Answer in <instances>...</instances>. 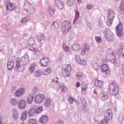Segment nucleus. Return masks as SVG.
Segmentation results:
<instances>
[{"mask_svg": "<svg viewBox=\"0 0 124 124\" xmlns=\"http://www.w3.org/2000/svg\"><path fill=\"white\" fill-rule=\"evenodd\" d=\"M17 107L20 110H24L25 109L27 108V102H26V100L24 99L19 100L17 104Z\"/></svg>", "mask_w": 124, "mask_h": 124, "instance_id": "11", "label": "nucleus"}, {"mask_svg": "<svg viewBox=\"0 0 124 124\" xmlns=\"http://www.w3.org/2000/svg\"><path fill=\"white\" fill-rule=\"evenodd\" d=\"M56 5L59 10H62L63 8V3L61 0H55Z\"/></svg>", "mask_w": 124, "mask_h": 124, "instance_id": "18", "label": "nucleus"}, {"mask_svg": "<svg viewBox=\"0 0 124 124\" xmlns=\"http://www.w3.org/2000/svg\"><path fill=\"white\" fill-rule=\"evenodd\" d=\"M62 31L63 34H67L71 29L70 22L67 21H64L61 24Z\"/></svg>", "mask_w": 124, "mask_h": 124, "instance_id": "1", "label": "nucleus"}, {"mask_svg": "<svg viewBox=\"0 0 124 124\" xmlns=\"http://www.w3.org/2000/svg\"><path fill=\"white\" fill-rule=\"evenodd\" d=\"M94 85L97 88L99 89H102L103 88V82L98 79L95 80Z\"/></svg>", "mask_w": 124, "mask_h": 124, "instance_id": "19", "label": "nucleus"}, {"mask_svg": "<svg viewBox=\"0 0 124 124\" xmlns=\"http://www.w3.org/2000/svg\"><path fill=\"white\" fill-rule=\"evenodd\" d=\"M120 9H121V11L124 12V0H122L121 3L120 5Z\"/></svg>", "mask_w": 124, "mask_h": 124, "instance_id": "47", "label": "nucleus"}, {"mask_svg": "<svg viewBox=\"0 0 124 124\" xmlns=\"http://www.w3.org/2000/svg\"><path fill=\"white\" fill-rule=\"evenodd\" d=\"M92 67L95 70H99V66L98 65V64H97V63L93 62L92 63Z\"/></svg>", "mask_w": 124, "mask_h": 124, "instance_id": "38", "label": "nucleus"}, {"mask_svg": "<svg viewBox=\"0 0 124 124\" xmlns=\"http://www.w3.org/2000/svg\"><path fill=\"white\" fill-rule=\"evenodd\" d=\"M80 85L81 84H80V82H77V84H76L77 88H79V87H80Z\"/></svg>", "mask_w": 124, "mask_h": 124, "instance_id": "59", "label": "nucleus"}, {"mask_svg": "<svg viewBox=\"0 0 124 124\" xmlns=\"http://www.w3.org/2000/svg\"><path fill=\"white\" fill-rule=\"evenodd\" d=\"M28 124H37V120L36 119H30L28 121Z\"/></svg>", "mask_w": 124, "mask_h": 124, "instance_id": "44", "label": "nucleus"}, {"mask_svg": "<svg viewBox=\"0 0 124 124\" xmlns=\"http://www.w3.org/2000/svg\"><path fill=\"white\" fill-rule=\"evenodd\" d=\"M76 17L75 18V19L74 20V24H75V23H77V21L79 19V18L80 17V13L78 11H76L75 13Z\"/></svg>", "mask_w": 124, "mask_h": 124, "instance_id": "34", "label": "nucleus"}, {"mask_svg": "<svg viewBox=\"0 0 124 124\" xmlns=\"http://www.w3.org/2000/svg\"><path fill=\"white\" fill-rule=\"evenodd\" d=\"M48 13L50 15H54L55 14V10L53 6H49L48 10Z\"/></svg>", "mask_w": 124, "mask_h": 124, "instance_id": "42", "label": "nucleus"}, {"mask_svg": "<svg viewBox=\"0 0 124 124\" xmlns=\"http://www.w3.org/2000/svg\"><path fill=\"white\" fill-rule=\"evenodd\" d=\"M19 116H20V114L19 113V111L17 109H15L13 110V117L15 120H17V119L19 118Z\"/></svg>", "mask_w": 124, "mask_h": 124, "instance_id": "24", "label": "nucleus"}, {"mask_svg": "<svg viewBox=\"0 0 124 124\" xmlns=\"http://www.w3.org/2000/svg\"><path fill=\"white\" fill-rule=\"evenodd\" d=\"M101 69L102 72H104L107 75H108L110 74V70H109V67L108 65L103 63L101 66Z\"/></svg>", "mask_w": 124, "mask_h": 124, "instance_id": "14", "label": "nucleus"}, {"mask_svg": "<svg viewBox=\"0 0 124 124\" xmlns=\"http://www.w3.org/2000/svg\"><path fill=\"white\" fill-rule=\"evenodd\" d=\"M52 29H53V30H54L55 31L59 29V24H58V22H54L53 23L52 26Z\"/></svg>", "mask_w": 124, "mask_h": 124, "instance_id": "43", "label": "nucleus"}, {"mask_svg": "<svg viewBox=\"0 0 124 124\" xmlns=\"http://www.w3.org/2000/svg\"><path fill=\"white\" fill-rule=\"evenodd\" d=\"M36 66V65L35 64V63H32L30 65L29 67V71L30 73H33V72H34Z\"/></svg>", "mask_w": 124, "mask_h": 124, "instance_id": "30", "label": "nucleus"}, {"mask_svg": "<svg viewBox=\"0 0 124 124\" xmlns=\"http://www.w3.org/2000/svg\"><path fill=\"white\" fill-rule=\"evenodd\" d=\"M68 101L70 104H72L73 103V102L75 101V102L78 105H79L80 104V102L79 101H77V100H75L74 98L71 97H69L68 99Z\"/></svg>", "mask_w": 124, "mask_h": 124, "instance_id": "32", "label": "nucleus"}, {"mask_svg": "<svg viewBox=\"0 0 124 124\" xmlns=\"http://www.w3.org/2000/svg\"><path fill=\"white\" fill-rule=\"evenodd\" d=\"M87 7L88 9L90 10L93 8V6L92 5H87Z\"/></svg>", "mask_w": 124, "mask_h": 124, "instance_id": "58", "label": "nucleus"}, {"mask_svg": "<svg viewBox=\"0 0 124 124\" xmlns=\"http://www.w3.org/2000/svg\"><path fill=\"white\" fill-rule=\"evenodd\" d=\"M63 49L65 52H69L70 51V48L69 47L66 46L65 44H63L62 45Z\"/></svg>", "mask_w": 124, "mask_h": 124, "instance_id": "45", "label": "nucleus"}, {"mask_svg": "<svg viewBox=\"0 0 124 124\" xmlns=\"http://www.w3.org/2000/svg\"><path fill=\"white\" fill-rule=\"evenodd\" d=\"M18 103L19 102L16 98H12L10 100V104L12 106H17Z\"/></svg>", "mask_w": 124, "mask_h": 124, "instance_id": "23", "label": "nucleus"}, {"mask_svg": "<svg viewBox=\"0 0 124 124\" xmlns=\"http://www.w3.org/2000/svg\"><path fill=\"white\" fill-rule=\"evenodd\" d=\"M34 75L35 77H39V76H41V75H42V71L38 70L35 71L34 73Z\"/></svg>", "mask_w": 124, "mask_h": 124, "instance_id": "41", "label": "nucleus"}, {"mask_svg": "<svg viewBox=\"0 0 124 124\" xmlns=\"http://www.w3.org/2000/svg\"><path fill=\"white\" fill-rule=\"evenodd\" d=\"M25 89L20 88L16 91L15 95L16 97H20L25 93Z\"/></svg>", "mask_w": 124, "mask_h": 124, "instance_id": "17", "label": "nucleus"}, {"mask_svg": "<svg viewBox=\"0 0 124 124\" xmlns=\"http://www.w3.org/2000/svg\"><path fill=\"white\" fill-rule=\"evenodd\" d=\"M122 124H124V117L122 120Z\"/></svg>", "mask_w": 124, "mask_h": 124, "instance_id": "64", "label": "nucleus"}, {"mask_svg": "<svg viewBox=\"0 0 124 124\" xmlns=\"http://www.w3.org/2000/svg\"><path fill=\"white\" fill-rule=\"evenodd\" d=\"M31 20V17L29 15H27L25 17H23L22 18L21 20V23H26V22H28Z\"/></svg>", "mask_w": 124, "mask_h": 124, "instance_id": "39", "label": "nucleus"}, {"mask_svg": "<svg viewBox=\"0 0 124 124\" xmlns=\"http://www.w3.org/2000/svg\"><path fill=\"white\" fill-rule=\"evenodd\" d=\"M109 92L112 95H116L119 93V87L116 83H110L109 86Z\"/></svg>", "mask_w": 124, "mask_h": 124, "instance_id": "3", "label": "nucleus"}, {"mask_svg": "<svg viewBox=\"0 0 124 124\" xmlns=\"http://www.w3.org/2000/svg\"><path fill=\"white\" fill-rule=\"evenodd\" d=\"M114 18H115V12L112 9H109L108 11L107 26L108 27L111 26Z\"/></svg>", "mask_w": 124, "mask_h": 124, "instance_id": "2", "label": "nucleus"}, {"mask_svg": "<svg viewBox=\"0 0 124 124\" xmlns=\"http://www.w3.org/2000/svg\"><path fill=\"white\" fill-rule=\"evenodd\" d=\"M95 40L98 42V43H100L102 41L101 38L98 36L95 37Z\"/></svg>", "mask_w": 124, "mask_h": 124, "instance_id": "50", "label": "nucleus"}, {"mask_svg": "<svg viewBox=\"0 0 124 124\" xmlns=\"http://www.w3.org/2000/svg\"><path fill=\"white\" fill-rule=\"evenodd\" d=\"M52 71V69H51V68L47 67L46 69H45V70H43V74L44 75H49L50 73H51Z\"/></svg>", "mask_w": 124, "mask_h": 124, "instance_id": "29", "label": "nucleus"}, {"mask_svg": "<svg viewBox=\"0 0 124 124\" xmlns=\"http://www.w3.org/2000/svg\"><path fill=\"white\" fill-rule=\"evenodd\" d=\"M24 8L26 11H27L28 14L32 15L35 12L34 8L31 5V4L29 2H26L24 5Z\"/></svg>", "mask_w": 124, "mask_h": 124, "instance_id": "5", "label": "nucleus"}, {"mask_svg": "<svg viewBox=\"0 0 124 124\" xmlns=\"http://www.w3.org/2000/svg\"><path fill=\"white\" fill-rule=\"evenodd\" d=\"M109 97V95L107 92H105L102 93L101 98L102 100H107Z\"/></svg>", "mask_w": 124, "mask_h": 124, "instance_id": "25", "label": "nucleus"}, {"mask_svg": "<svg viewBox=\"0 0 124 124\" xmlns=\"http://www.w3.org/2000/svg\"><path fill=\"white\" fill-rule=\"evenodd\" d=\"M108 52H109L110 54H111V55H112V56H114L115 55V52L113 51V50H112L111 49H108L107 50Z\"/></svg>", "mask_w": 124, "mask_h": 124, "instance_id": "53", "label": "nucleus"}, {"mask_svg": "<svg viewBox=\"0 0 124 124\" xmlns=\"http://www.w3.org/2000/svg\"><path fill=\"white\" fill-rule=\"evenodd\" d=\"M104 117L105 120L110 121L113 119V110L111 109H108L105 112Z\"/></svg>", "mask_w": 124, "mask_h": 124, "instance_id": "9", "label": "nucleus"}, {"mask_svg": "<svg viewBox=\"0 0 124 124\" xmlns=\"http://www.w3.org/2000/svg\"><path fill=\"white\" fill-rule=\"evenodd\" d=\"M27 113L28 111L27 110H25L22 113L20 119L22 122H25V120H27Z\"/></svg>", "mask_w": 124, "mask_h": 124, "instance_id": "28", "label": "nucleus"}, {"mask_svg": "<svg viewBox=\"0 0 124 124\" xmlns=\"http://www.w3.org/2000/svg\"><path fill=\"white\" fill-rule=\"evenodd\" d=\"M6 8L9 11H12V10H15L16 13H20V8L16 6V4L12 3L10 2L6 3Z\"/></svg>", "mask_w": 124, "mask_h": 124, "instance_id": "4", "label": "nucleus"}, {"mask_svg": "<svg viewBox=\"0 0 124 124\" xmlns=\"http://www.w3.org/2000/svg\"><path fill=\"white\" fill-rule=\"evenodd\" d=\"M49 121V117L46 115H43L39 119V123L41 124H46L48 123Z\"/></svg>", "mask_w": 124, "mask_h": 124, "instance_id": "16", "label": "nucleus"}, {"mask_svg": "<svg viewBox=\"0 0 124 124\" xmlns=\"http://www.w3.org/2000/svg\"><path fill=\"white\" fill-rule=\"evenodd\" d=\"M72 48L74 51H79L82 49V46L78 44H74L72 46Z\"/></svg>", "mask_w": 124, "mask_h": 124, "instance_id": "27", "label": "nucleus"}, {"mask_svg": "<svg viewBox=\"0 0 124 124\" xmlns=\"http://www.w3.org/2000/svg\"><path fill=\"white\" fill-rule=\"evenodd\" d=\"M2 121H3V118L1 116H0V124H3V123H2Z\"/></svg>", "mask_w": 124, "mask_h": 124, "instance_id": "57", "label": "nucleus"}, {"mask_svg": "<svg viewBox=\"0 0 124 124\" xmlns=\"http://www.w3.org/2000/svg\"><path fill=\"white\" fill-rule=\"evenodd\" d=\"M23 62L21 58H17L16 61L15 69L16 71L20 72L23 71V68L22 67V63Z\"/></svg>", "mask_w": 124, "mask_h": 124, "instance_id": "6", "label": "nucleus"}, {"mask_svg": "<svg viewBox=\"0 0 124 124\" xmlns=\"http://www.w3.org/2000/svg\"><path fill=\"white\" fill-rule=\"evenodd\" d=\"M71 68L70 65H65L62 69V75L64 76H69V73L71 71Z\"/></svg>", "mask_w": 124, "mask_h": 124, "instance_id": "7", "label": "nucleus"}, {"mask_svg": "<svg viewBox=\"0 0 124 124\" xmlns=\"http://www.w3.org/2000/svg\"><path fill=\"white\" fill-rule=\"evenodd\" d=\"M82 0H77L78 3H79V4H80V3H81V1Z\"/></svg>", "mask_w": 124, "mask_h": 124, "instance_id": "63", "label": "nucleus"}, {"mask_svg": "<svg viewBox=\"0 0 124 124\" xmlns=\"http://www.w3.org/2000/svg\"><path fill=\"white\" fill-rule=\"evenodd\" d=\"M52 81L54 84H57L59 82V78H56V79H53Z\"/></svg>", "mask_w": 124, "mask_h": 124, "instance_id": "54", "label": "nucleus"}, {"mask_svg": "<svg viewBox=\"0 0 124 124\" xmlns=\"http://www.w3.org/2000/svg\"><path fill=\"white\" fill-rule=\"evenodd\" d=\"M60 89H61L62 92H65L66 91V87L65 85H62L60 86Z\"/></svg>", "mask_w": 124, "mask_h": 124, "instance_id": "49", "label": "nucleus"}, {"mask_svg": "<svg viewBox=\"0 0 124 124\" xmlns=\"http://www.w3.org/2000/svg\"><path fill=\"white\" fill-rule=\"evenodd\" d=\"M35 44V39L33 37H30L28 40L27 46H33Z\"/></svg>", "mask_w": 124, "mask_h": 124, "instance_id": "20", "label": "nucleus"}, {"mask_svg": "<svg viewBox=\"0 0 124 124\" xmlns=\"http://www.w3.org/2000/svg\"><path fill=\"white\" fill-rule=\"evenodd\" d=\"M37 40L39 42H41L43 40H45V35L43 34H40L37 36Z\"/></svg>", "mask_w": 124, "mask_h": 124, "instance_id": "37", "label": "nucleus"}, {"mask_svg": "<svg viewBox=\"0 0 124 124\" xmlns=\"http://www.w3.org/2000/svg\"><path fill=\"white\" fill-rule=\"evenodd\" d=\"M52 103V100L50 98H47L44 101V105L45 107L46 108H48V107H50L51 106V104Z\"/></svg>", "mask_w": 124, "mask_h": 124, "instance_id": "22", "label": "nucleus"}, {"mask_svg": "<svg viewBox=\"0 0 124 124\" xmlns=\"http://www.w3.org/2000/svg\"><path fill=\"white\" fill-rule=\"evenodd\" d=\"M105 36L106 39L108 41H113L114 39V35L110 31H105Z\"/></svg>", "mask_w": 124, "mask_h": 124, "instance_id": "15", "label": "nucleus"}, {"mask_svg": "<svg viewBox=\"0 0 124 124\" xmlns=\"http://www.w3.org/2000/svg\"><path fill=\"white\" fill-rule=\"evenodd\" d=\"M83 73L78 72L77 74V77L78 80H81V79H83Z\"/></svg>", "mask_w": 124, "mask_h": 124, "instance_id": "46", "label": "nucleus"}, {"mask_svg": "<svg viewBox=\"0 0 124 124\" xmlns=\"http://www.w3.org/2000/svg\"><path fill=\"white\" fill-rule=\"evenodd\" d=\"M123 25L121 23L118 25L116 27V34L118 36H122L124 34V32L123 31Z\"/></svg>", "mask_w": 124, "mask_h": 124, "instance_id": "10", "label": "nucleus"}, {"mask_svg": "<svg viewBox=\"0 0 124 124\" xmlns=\"http://www.w3.org/2000/svg\"><path fill=\"white\" fill-rule=\"evenodd\" d=\"M103 62H107L108 61L106 59H103L102 60Z\"/></svg>", "mask_w": 124, "mask_h": 124, "instance_id": "62", "label": "nucleus"}, {"mask_svg": "<svg viewBox=\"0 0 124 124\" xmlns=\"http://www.w3.org/2000/svg\"><path fill=\"white\" fill-rule=\"evenodd\" d=\"M38 88L37 87H33L32 89V92L34 93H36L38 92Z\"/></svg>", "mask_w": 124, "mask_h": 124, "instance_id": "51", "label": "nucleus"}, {"mask_svg": "<svg viewBox=\"0 0 124 124\" xmlns=\"http://www.w3.org/2000/svg\"><path fill=\"white\" fill-rule=\"evenodd\" d=\"M28 49L30 51H31L32 52H34L35 50V48H34L33 47H32L31 46Z\"/></svg>", "mask_w": 124, "mask_h": 124, "instance_id": "55", "label": "nucleus"}, {"mask_svg": "<svg viewBox=\"0 0 124 124\" xmlns=\"http://www.w3.org/2000/svg\"><path fill=\"white\" fill-rule=\"evenodd\" d=\"M80 86H81V90L83 92H85V91H86L87 89H88V84H87L86 82L84 81L81 83V84Z\"/></svg>", "mask_w": 124, "mask_h": 124, "instance_id": "36", "label": "nucleus"}, {"mask_svg": "<svg viewBox=\"0 0 124 124\" xmlns=\"http://www.w3.org/2000/svg\"><path fill=\"white\" fill-rule=\"evenodd\" d=\"M87 24H88V26L89 27V28H91V26H92V24H91V23H89V22H87Z\"/></svg>", "mask_w": 124, "mask_h": 124, "instance_id": "61", "label": "nucleus"}, {"mask_svg": "<svg viewBox=\"0 0 124 124\" xmlns=\"http://www.w3.org/2000/svg\"><path fill=\"white\" fill-rule=\"evenodd\" d=\"M89 51V46L87 45H84V48L81 51V55L84 56V55H86V52H88Z\"/></svg>", "mask_w": 124, "mask_h": 124, "instance_id": "35", "label": "nucleus"}, {"mask_svg": "<svg viewBox=\"0 0 124 124\" xmlns=\"http://www.w3.org/2000/svg\"><path fill=\"white\" fill-rule=\"evenodd\" d=\"M56 124H63V121L62 120H59L57 121Z\"/></svg>", "mask_w": 124, "mask_h": 124, "instance_id": "56", "label": "nucleus"}, {"mask_svg": "<svg viewBox=\"0 0 124 124\" xmlns=\"http://www.w3.org/2000/svg\"><path fill=\"white\" fill-rule=\"evenodd\" d=\"M75 59L76 61L77 62L78 64H81V65H86V64H87V61H86V59H81V58H80V56L78 55H75Z\"/></svg>", "mask_w": 124, "mask_h": 124, "instance_id": "12", "label": "nucleus"}, {"mask_svg": "<svg viewBox=\"0 0 124 124\" xmlns=\"http://www.w3.org/2000/svg\"><path fill=\"white\" fill-rule=\"evenodd\" d=\"M111 62H112V63H115V62H116V60L113 59L111 60Z\"/></svg>", "mask_w": 124, "mask_h": 124, "instance_id": "60", "label": "nucleus"}, {"mask_svg": "<svg viewBox=\"0 0 124 124\" xmlns=\"http://www.w3.org/2000/svg\"><path fill=\"white\" fill-rule=\"evenodd\" d=\"M50 62V58L45 57L42 59L40 61V64L41 66H47Z\"/></svg>", "mask_w": 124, "mask_h": 124, "instance_id": "13", "label": "nucleus"}, {"mask_svg": "<svg viewBox=\"0 0 124 124\" xmlns=\"http://www.w3.org/2000/svg\"><path fill=\"white\" fill-rule=\"evenodd\" d=\"M43 111V108L42 107H38L35 110V114H40Z\"/></svg>", "mask_w": 124, "mask_h": 124, "instance_id": "40", "label": "nucleus"}, {"mask_svg": "<svg viewBox=\"0 0 124 124\" xmlns=\"http://www.w3.org/2000/svg\"><path fill=\"white\" fill-rule=\"evenodd\" d=\"M21 61L23 62L28 63V62H29L30 61V57H29V55H28V54H25L24 56L22 58Z\"/></svg>", "mask_w": 124, "mask_h": 124, "instance_id": "26", "label": "nucleus"}, {"mask_svg": "<svg viewBox=\"0 0 124 124\" xmlns=\"http://www.w3.org/2000/svg\"><path fill=\"white\" fill-rule=\"evenodd\" d=\"M33 101V96L31 94H30L27 98V103L28 104H31Z\"/></svg>", "mask_w": 124, "mask_h": 124, "instance_id": "33", "label": "nucleus"}, {"mask_svg": "<svg viewBox=\"0 0 124 124\" xmlns=\"http://www.w3.org/2000/svg\"><path fill=\"white\" fill-rule=\"evenodd\" d=\"M45 99L44 94H38L35 96L34 98L35 103H42Z\"/></svg>", "mask_w": 124, "mask_h": 124, "instance_id": "8", "label": "nucleus"}, {"mask_svg": "<svg viewBox=\"0 0 124 124\" xmlns=\"http://www.w3.org/2000/svg\"><path fill=\"white\" fill-rule=\"evenodd\" d=\"M74 3V0H67V4L69 6H72Z\"/></svg>", "mask_w": 124, "mask_h": 124, "instance_id": "48", "label": "nucleus"}, {"mask_svg": "<svg viewBox=\"0 0 124 124\" xmlns=\"http://www.w3.org/2000/svg\"><path fill=\"white\" fill-rule=\"evenodd\" d=\"M7 68L9 70H13V68H14V61H9L7 63Z\"/></svg>", "mask_w": 124, "mask_h": 124, "instance_id": "21", "label": "nucleus"}, {"mask_svg": "<svg viewBox=\"0 0 124 124\" xmlns=\"http://www.w3.org/2000/svg\"><path fill=\"white\" fill-rule=\"evenodd\" d=\"M35 114V110L33 108H31L29 110L28 116L29 117H33Z\"/></svg>", "mask_w": 124, "mask_h": 124, "instance_id": "31", "label": "nucleus"}, {"mask_svg": "<svg viewBox=\"0 0 124 124\" xmlns=\"http://www.w3.org/2000/svg\"><path fill=\"white\" fill-rule=\"evenodd\" d=\"M33 52H34V54L36 55V56H39V53H40V51H39L38 49H35Z\"/></svg>", "mask_w": 124, "mask_h": 124, "instance_id": "52", "label": "nucleus"}]
</instances>
